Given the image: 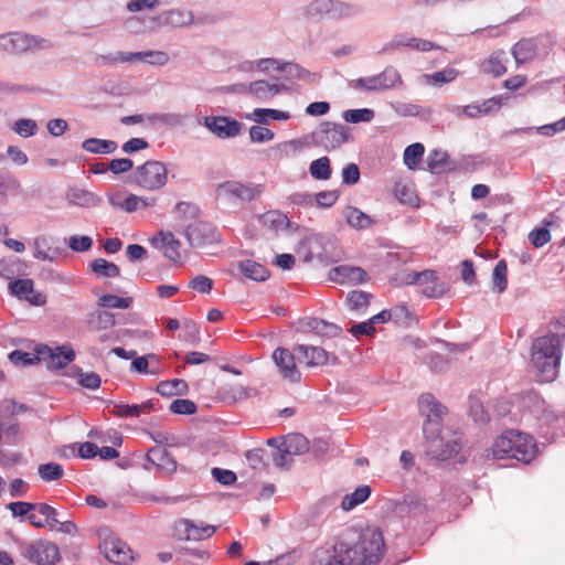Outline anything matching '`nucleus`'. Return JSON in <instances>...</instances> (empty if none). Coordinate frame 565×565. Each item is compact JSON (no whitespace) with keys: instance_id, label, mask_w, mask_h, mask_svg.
<instances>
[{"instance_id":"obj_6","label":"nucleus","mask_w":565,"mask_h":565,"mask_svg":"<svg viewBox=\"0 0 565 565\" xmlns=\"http://www.w3.org/2000/svg\"><path fill=\"white\" fill-rule=\"evenodd\" d=\"M262 193V185L243 183L237 180H227L216 185L215 196L217 200L228 203L249 202Z\"/></svg>"},{"instance_id":"obj_28","label":"nucleus","mask_w":565,"mask_h":565,"mask_svg":"<svg viewBox=\"0 0 565 565\" xmlns=\"http://www.w3.org/2000/svg\"><path fill=\"white\" fill-rule=\"evenodd\" d=\"M306 244L309 245V252L306 253L307 258H318L320 260H324L328 257V244H331V241L321 235V234H311L306 236Z\"/></svg>"},{"instance_id":"obj_19","label":"nucleus","mask_w":565,"mask_h":565,"mask_svg":"<svg viewBox=\"0 0 565 565\" xmlns=\"http://www.w3.org/2000/svg\"><path fill=\"white\" fill-rule=\"evenodd\" d=\"M294 352L298 354L299 361L303 360L309 367L324 365L329 360V353L320 347L298 344Z\"/></svg>"},{"instance_id":"obj_21","label":"nucleus","mask_w":565,"mask_h":565,"mask_svg":"<svg viewBox=\"0 0 565 565\" xmlns=\"http://www.w3.org/2000/svg\"><path fill=\"white\" fill-rule=\"evenodd\" d=\"M1 45L12 53H22L41 46L36 38L23 33H12L1 38Z\"/></svg>"},{"instance_id":"obj_17","label":"nucleus","mask_w":565,"mask_h":565,"mask_svg":"<svg viewBox=\"0 0 565 565\" xmlns=\"http://www.w3.org/2000/svg\"><path fill=\"white\" fill-rule=\"evenodd\" d=\"M147 461L163 475H172L177 471L178 463L168 450L161 446H156L147 451Z\"/></svg>"},{"instance_id":"obj_11","label":"nucleus","mask_w":565,"mask_h":565,"mask_svg":"<svg viewBox=\"0 0 565 565\" xmlns=\"http://www.w3.org/2000/svg\"><path fill=\"white\" fill-rule=\"evenodd\" d=\"M26 555L38 565H54L60 558V551L52 542L38 541L28 546Z\"/></svg>"},{"instance_id":"obj_51","label":"nucleus","mask_w":565,"mask_h":565,"mask_svg":"<svg viewBox=\"0 0 565 565\" xmlns=\"http://www.w3.org/2000/svg\"><path fill=\"white\" fill-rule=\"evenodd\" d=\"M374 116V110L370 108L348 109L343 113V119L352 124L370 122Z\"/></svg>"},{"instance_id":"obj_52","label":"nucleus","mask_w":565,"mask_h":565,"mask_svg":"<svg viewBox=\"0 0 565 565\" xmlns=\"http://www.w3.org/2000/svg\"><path fill=\"white\" fill-rule=\"evenodd\" d=\"M507 273V263L504 260H499L493 269L492 284L493 289L500 294L503 292L508 286Z\"/></svg>"},{"instance_id":"obj_22","label":"nucleus","mask_w":565,"mask_h":565,"mask_svg":"<svg viewBox=\"0 0 565 565\" xmlns=\"http://www.w3.org/2000/svg\"><path fill=\"white\" fill-rule=\"evenodd\" d=\"M419 280L418 286L422 288V292L429 298H438L443 296L447 286L438 280L437 273L431 269L420 271V276H417Z\"/></svg>"},{"instance_id":"obj_33","label":"nucleus","mask_w":565,"mask_h":565,"mask_svg":"<svg viewBox=\"0 0 565 565\" xmlns=\"http://www.w3.org/2000/svg\"><path fill=\"white\" fill-rule=\"evenodd\" d=\"M505 62L507 57L504 52H494L484 60L480 66L483 73L499 77L507 72Z\"/></svg>"},{"instance_id":"obj_13","label":"nucleus","mask_w":565,"mask_h":565,"mask_svg":"<svg viewBox=\"0 0 565 565\" xmlns=\"http://www.w3.org/2000/svg\"><path fill=\"white\" fill-rule=\"evenodd\" d=\"M541 434L547 439L565 435V414H556L552 409H544L539 417Z\"/></svg>"},{"instance_id":"obj_60","label":"nucleus","mask_w":565,"mask_h":565,"mask_svg":"<svg viewBox=\"0 0 565 565\" xmlns=\"http://www.w3.org/2000/svg\"><path fill=\"white\" fill-rule=\"evenodd\" d=\"M369 294L361 290H353L348 295L347 301L352 310L365 308L369 305Z\"/></svg>"},{"instance_id":"obj_45","label":"nucleus","mask_w":565,"mask_h":565,"mask_svg":"<svg viewBox=\"0 0 565 565\" xmlns=\"http://www.w3.org/2000/svg\"><path fill=\"white\" fill-rule=\"evenodd\" d=\"M309 172L316 180H329L332 174L330 159L328 157H321L313 160L309 166Z\"/></svg>"},{"instance_id":"obj_9","label":"nucleus","mask_w":565,"mask_h":565,"mask_svg":"<svg viewBox=\"0 0 565 565\" xmlns=\"http://www.w3.org/2000/svg\"><path fill=\"white\" fill-rule=\"evenodd\" d=\"M184 234L189 244L195 248L212 245L220 238L216 228L211 223L201 221L191 223Z\"/></svg>"},{"instance_id":"obj_31","label":"nucleus","mask_w":565,"mask_h":565,"mask_svg":"<svg viewBox=\"0 0 565 565\" xmlns=\"http://www.w3.org/2000/svg\"><path fill=\"white\" fill-rule=\"evenodd\" d=\"M180 524L184 527L186 539L189 540L200 541L209 539L215 532V526L213 525H203V523L198 524L188 519L182 520Z\"/></svg>"},{"instance_id":"obj_30","label":"nucleus","mask_w":565,"mask_h":565,"mask_svg":"<svg viewBox=\"0 0 565 565\" xmlns=\"http://www.w3.org/2000/svg\"><path fill=\"white\" fill-rule=\"evenodd\" d=\"M67 200L71 204L82 207H95L102 202V199L95 193L77 188L68 191Z\"/></svg>"},{"instance_id":"obj_58","label":"nucleus","mask_w":565,"mask_h":565,"mask_svg":"<svg viewBox=\"0 0 565 565\" xmlns=\"http://www.w3.org/2000/svg\"><path fill=\"white\" fill-rule=\"evenodd\" d=\"M89 323L94 324L97 329H107L115 324V317L110 312L97 310L92 315Z\"/></svg>"},{"instance_id":"obj_46","label":"nucleus","mask_w":565,"mask_h":565,"mask_svg":"<svg viewBox=\"0 0 565 565\" xmlns=\"http://www.w3.org/2000/svg\"><path fill=\"white\" fill-rule=\"evenodd\" d=\"M134 299L131 297H118L115 295H103L98 298L97 305L102 308L128 309Z\"/></svg>"},{"instance_id":"obj_2","label":"nucleus","mask_w":565,"mask_h":565,"mask_svg":"<svg viewBox=\"0 0 565 565\" xmlns=\"http://www.w3.org/2000/svg\"><path fill=\"white\" fill-rule=\"evenodd\" d=\"M418 407L420 414L426 417L423 430L427 440V452L438 460L455 457L461 449L459 439L445 440L440 436L441 418L446 414V407L429 393L420 395Z\"/></svg>"},{"instance_id":"obj_10","label":"nucleus","mask_w":565,"mask_h":565,"mask_svg":"<svg viewBox=\"0 0 565 565\" xmlns=\"http://www.w3.org/2000/svg\"><path fill=\"white\" fill-rule=\"evenodd\" d=\"M273 360L284 380L290 383H299L301 381V373L296 365L295 352L286 348H277L273 353Z\"/></svg>"},{"instance_id":"obj_23","label":"nucleus","mask_w":565,"mask_h":565,"mask_svg":"<svg viewBox=\"0 0 565 565\" xmlns=\"http://www.w3.org/2000/svg\"><path fill=\"white\" fill-rule=\"evenodd\" d=\"M56 513V510L46 503H34V508L29 514V522L35 527L53 529L58 523L55 518Z\"/></svg>"},{"instance_id":"obj_12","label":"nucleus","mask_w":565,"mask_h":565,"mask_svg":"<svg viewBox=\"0 0 565 565\" xmlns=\"http://www.w3.org/2000/svg\"><path fill=\"white\" fill-rule=\"evenodd\" d=\"M205 127L220 138H232L239 135L242 122L223 116H207L204 118Z\"/></svg>"},{"instance_id":"obj_1","label":"nucleus","mask_w":565,"mask_h":565,"mask_svg":"<svg viewBox=\"0 0 565 565\" xmlns=\"http://www.w3.org/2000/svg\"><path fill=\"white\" fill-rule=\"evenodd\" d=\"M384 539L377 529H367L358 541H337L332 550H317L311 565H376L383 556Z\"/></svg>"},{"instance_id":"obj_63","label":"nucleus","mask_w":565,"mask_h":565,"mask_svg":"<svg viewBox=\"0 0 565 565\" xmlns=\"http://www.w3.org/2000/svg\"><path fill=\"white\" fill-rule=\"evenodd\" d=\"M274 132L265 127L252 126L249 128V138L253 142H266L273 140Z\"/></svg>"},{"instance_id":"obj_7","label":"nucleus","mask_w":565,"mask_h":565,"mask_svg":"<svg viewBox=\"0 0 565 565\" xmlns=\"http://www.w3.org/2000/svg\"><path fill=\"white\" fill-rule=\"evenodd\" d=\"M167 179L168 170L166 166L156 160L146 161L134 172L135 183L148 191L161 189L167 183Z\"/></svg>"},{"instance_id":"obj_38","label":"nucleus","mask_w":565,"mask_h":565,"mask_svg":"<svg viewBox=\"0 0 565 565\" xmlns=\"http://www.w3.org/2000/svg\"><path fill=\"white\" fill-rule=\"evenodd\" d=\"M512 54L518 63H526L536 56V45L533 40H521L513 46Z\"/></svg>"},{"instance_id":"obj_48","label":"nucleus","mask_w":565,"mask_h":565,"mask_svg":"<svg viewBox=\"0 0 565 565\" xmlns=\"http://www.w3.org/2000/svg\"><path fill=\"white\" fill-rule=\"evenodd\" d=\"M39 475L45 482L60 480L64 476V469L60 463L49 462L39 466Z\"/></svg>"},{"instance_id":"obj_59","label":"nucleus","mask_w":565,"mask_h":565,"mask_svg":"<svg viewBox=\"0 0 565 565\" xmlns=\"http://www.w3.org/2000/svg\"><path fill=\"white\" fill-rule=\"evenodd\" d=\"M13 130L21 137L28 138L36 134L38 125L32 119L22 118L14 122Z\"/></svg>"},{"instance_id":"obj_54","label":"nucleus","mask_w":565,"mask_h":565,"mask_svg":"<svg viewBox=\"0 0 565 565\" xmlns=\"http://www.w3.org/2000/svg\"><path fill=\"white\" fill-rule=\"evenodd\" d=\"M33 256L39 260L53 262L54 256L50 254L49 239L45 236H38L33 242Z\"/></svg>"},{"instance_id":"obj_20","label":"nucleus","mask_w":565,"mask_h":565,"mask_svg":"<svg viewBox=\"0 0 565 565\" xmlns=\"http://www.w3.org/2000/svg\"><path fill=\"white\" fill-rule=\"evenodd\" d=\"M154 21L159 25H169L172 28H184L194 23L192 11L185 9H170L159 14Z\"/></svg>"},{"instance_id":"obj_29","label":"nucleus","mask_w":565,"mask_h":565,"mask_svg":"<svg viewBox=\"0 0 565 565\" xmlns=\"http://www.w3.org/2000/svg\"><path fill=\"white\" fill-rule=\"evenodd\" d=\"M310 146L309 137H302L298 139H292L288 141L280 142L275 146L274 150L276 151L279 159L289 158L296 156L301 152L303 149Z\"/></svg>"},{"instance_id":"obj_15","label":"nucleus","mask_w":565,"mask_h":565,"mask_svg":"<svg viewBox=\"0 0 565 565\" xmlns=\"http://www.w3.org/2000/svg\"><path fill=\"white\" fill-rule=\"evenodd\" d=\"M168 53L163 51H143V52H118L113 62L127 63L132 61H142L150 65L163 66L169 62Z\"/></svg>"},{"instance_id":"obj_39","label":"nucleus","mask_w":565,"mask_h":565,"mask_svg":"<svg viewBox=\"0 0 565 565\" xmlns=\"http://www.w3.org/2000/svg\"><path fill=\"white\" fill-rule=\"evenodd\" d=\"M257 67L263 72L268 71L270 67L278 71H287L289 74H296L300 78L307 73V71L300 68L298 65L285 64L282 66L276 58H262L257 62Z\"/></svg>"},{"instance_id":"obj_56","label":"nucleus","mask_w":565,"mask_h":565,"mask_svg":"<svg viewBox=\"0 0 565 565\" xmlns=\"http://www.w3.org/2000/svg\"><path fill=\"white\" fill-rule=\"evenodd\" d=\"M156 199L141 198L135 194H128L125 204V212L132 213L139 209L153 206Z\"/></svg>"},{"instance_id":"obj_42","label":"nucleus","mask_w":565,"mask_h":565,"mask_svg":"<svg viewBox=\"0 0 565 565\" xmlns=\"http://www.w3.org/2000/svg\"><path fill=\"white\" fill-rule=\"evenodd\" d=\"M82 148L92 153H111L117 149V143L111 140L89 138L83 141Z\"/></svg>"},{"instance_id":"obj_43","label":"nucleus","mask_w":565,"mask_h":565,"mask_svg":"<svg viewBox=\"0 0 565 565\" xmlns=\"http://www.w3.org/2000/svg\"><path fill=\"white\" fill-rule=\"evenodd\" d=\"M50 352L51 362L56 367H64L72 362L75 358L74 350L68 345L56 347L55 349H47Z\"/></svg>"},{"instance_id":"obj_50","label":"nucleus","mask_w":565,"mask_h":565,"mask_svg":"<svg viewBox=\"0 0 565 565\" xmlns=\"http://www.w3.org/2000/svg\"><path fill=\"white\" fill-rule=\"evenodd\" d=\"M147 119L154 125L175 127L183 122L184 117L180 114L158 113L148 115Z\"/></svg>"},{"instance_id":"obj_57","label":"nucleus","mask_w":565,"mask_h":565,"mask_svg":"<svg viewBox=\"0 0 565 565\" xmlns=\"http://www.w3.org/2000/svg\"><path fill=\"white\" fill-rule=\"evenodd\" d=\"M447 153L443 151L434 150L429 153L428 157V170L431 173H440L445 170L447 166Z\"/></svg>"},{"instance_id":"obj_37","label":"nucleus","mask_w":565,"mask_h":565,"mask_svg":"<svg viewBox=\"0 0 565 565\" xmlns=\"http://www.w3.org/2000/svg\"><path fill=\"white\" fill-rule=\"evenodd\" d=\"M370 486L363 484L358 487L352 493L345 494L341 502V508L344 511H351L359 504L365 502L371 495Z\"/></svg>"},{"instance_id":"obj_34","label":"nucleus","mask_w":565,"mask_h":565,"mask_svg":"<svg viewBox=\"0 0 565 565\" xmlns=\"http://www.w3.org/2000/svg\"><path fill=\"white\" fill-rule=\"evenodd\" d=\"M343 215L348 224L356 230H365L373 225L372 217L354 206H347Z\"/></svg>"},{"instance_id":"obj_64","label":"nucleus","mask_w":565,"mask_h":565,"mask_svg":"<svg viewBox=\"0 0 565 565\" xmlns=\"http://www.w3.org/2000/svg\"><path fill=\"white\" fill-rule=\"evenodd\" d=\"M458 76V71L455 68H445L436 72L431 75H427V78L435 84H446L455 81Z\"/></svg>"},{"instance_id":"obj_5","label":"nucleus","mask_w":565,"mask_h":565,"mask_svg":"<svg viewBox=\"0 0 565 565\" xmlns=\"http://www.w3.org/2000/svg\"><path fill=\"white\" fill-rule=\"evenodd\" d=\"M97 536L99 548L109 562L128 565L134 561V554L129 545L118 539L108 527H99Z\"/></svg>"},{"instance_id":"obj_53","label":"nucleus","mask_w":565,"mask_h":565,"mask_svg":"<svg viewBox=\"0 0 565 565\" xmlns=\"http://www.w3.org/2000/svg\"><path fill=\"white\" fill-rule=\"evenodd\" d=\"M381 85V89L394 88L397 84L402 83L399 73L393 68L387 67L381 74L376 75Z\"/></svg>"},{"instance_id":"obj_55","label":"nucleus","mask_w":565,"mask_h":565,"mask_svg":"<svg viewBox=\"0 0 565 565\" xmlns=\"http://www.w3.org/2000/svg\"><path fill=\"white\" fill-rule=\"evenodd\" d=\"M332 0H315L306 8V14L310 18H320L331 13Z\"/></svg>"},{"instance_id":"obj_24","label":"nucleus","mask_w":565,"mask_h":565,"mask_svg":"<svg viewBox=\"0 0 565 565\" xmlns=\"http://www.w3.org/2000/svg\"><path fill=\"white\" fill-rule=\"evenodd\" d=\"M10 290L12 295L20 299L28 300L34 306H41L45 303V296L41 292L34 291L33 281L31 279H18L11 282Z\"/></svg>"},{"instance_id":"obj_25","label":"nucleus","mask_w":565,"mask_h":565,"mask_svg":"<svg viewBox=\"0 0 565 565\" xmlns=\"http://www.w3.org/2000/svg\"><path fill=\"white\" fill-rule=\"evenodd\" d=\"M154 409V403L151 399H148L141 404H124V403H114L109 413L116 417H139L142 414H149Z\"/></svg>"},{"instance_id":"obj_16","label":"nucleus","mask_w":565,"mask_h":565,"mask_svg":"<svg viewBox=\"0 0 565 565\" xmlns=\"http://www.w3.org/2000/svg\"><path fill=\"white\" fill-rule=\"evenodd\" d=\"M329 278L331 281L341 285H359L366 281L367 274L361 267L341 265L330 270Z\"/></svg>"},{"instance_id":"obj_61","label":"nucleus","mask_w":565,"mask_h":565,"mask_svg":"<svg viewBox=\"0 0 565 565\" xmlns=\"http://www.w3.org/2000/svg\"><path fill=\"white\" fill-rule=\"evenodd\" d=\"M170 411L174 414L192 415L196 412V405L190 399H174Z\"/></svg>"},{"instance_id":"obj_4","label":"nucleus","mask_w":565,"mask_h":565,"mask_svg":"<svg viewBox=\"0 0 565 565\" xmlns=\"http://www.w3.org/2000/svg\"><path fill=\"white\" fill-rule=\"evenodd\" d=\"M491 452L494 459H515L529 463L537 454V445L530 435L511 429L494 440Z\"/></svg>"},{"instance_id":"obj_27","label":"nucleus","mask_w":565,"mask_h":565,"mask_svg":"<svg viewBox=\"0 0 565 565\" xmlns=\"http://www.w3.org/2000/svg\"><path fill=\"white\" fill-rule=\"evenodd\" d=\"M130 370L139 374L158 375L161 372L159 359L157 354H147L135 356L131 362Z\"/></svg>"},{"instance_id":"obj_26","label":"nucleus","mask_w":565,"mask_h":565,"mask_svg":"<svg viewBox=\"0 0 565 565\" xmlns=\"http://www.w3.org/2000/svg\"><path fill=\"white\" fill-rule=\"evenodd\" d=\"M259 223L273 233H278L290 226V221L286 214L271 210L258 216Z\"/></svg>"},{"instance_id":"obj_8","label":"nucleus","mask_w":565,"mask_h":565,"mask_svg":"<svg viewBox=\"0 0 565 565\" xmlns=\"http://www.w3.org/2000/svg\"><path fill=\"white\" fill-rule=\"evenodd\" d=\"M312 139L326 149H335L349 140L348 128L341 124L324 121L312 134Z\"/></svg>"},{"instance_id":"obj_49","label":"nucleus","mask_w":565,"mask_h":565,"mask_svg":"<svg viewBox=\"0 0 565 565\" xmlns=\"http://www.w3.org/2000/svg\"><path fill=\"white\" fill-rule=\"evenodd\" d=\"M360 12V9L356 6L341 2L338 0H332V8L330 18L332 19H345L351 18Z\"/></svg>"},{"instance_id":"obj_3","label":"nucleus","mask_w":565,"mask_h":565,"mask_svg":"<svg viewBox=\"0 0 565 565\" xmlns=\"http://www.w3.org/2000/svg\"><path fill=\"white\" fill-rule=\"evenodd\" d=\"M562 341L555 333L539 337L532 344L531 364L540 382H552L558 375Z\"/></svg>"},{"instance_id":"obj_47","label":"nucleus","mask_w":565,"mask_h":565,"mask_svg":"<svg viewBox=\"0 0 565 565\" xmlns=\"http://www.w3.org/2000/svg\"><path fill=\"white\" fill-rule=\"evenodd\" d=\"M424 152H425V148L419 142L408 146L405 149L404 156H403L405 166L411 170H415L417 168L418 163L420 162V160L424 156Z\"/></svg>"},{"instance_id":"obj_40","label":"nucleus","mask_w":565,"mask_h":565,"mask_svg":"<svg viewBox=\"0 0 565 565\" xmlns=\"http://www.w3.org/2000/svg\"><path fill=\"white\" fill-rule=\"evenodd\" d=\"M246 118L254 119L258 124H267L268 119L288 120L290 118V114L278 109L256 108L253 115L247 116Z\"/></svg>"},{"instance_id":"obj_36","label":"nucleus","mask_w":565,"mask_h":565,"mask_svg":"<svg viewBox=\"0 0 565 565\" xmlns=\"http://www.w3.org/2000/svg\"><path fill=\"white\" fill-rule=\"evenodd\" d=\"M238 268L245 277L256 281H264L269 276V273L264 265L250 259L239 262Z\"/></svg>"},{"instance_id":"obj_35","label":"nucleus","mask_w":565,"mask_h":565,"mask_svg":"<svg viewBox=\"0 0 565 565\" xmlns=\"http://www.w3.org/2000/svg\"><path fill=\"white\" fill-rule=\"evenodd\" d=\"M280 444L284 446V451L292 456L305 454L309 449V441L301 434L287 435Z\"/></svg>"},{"instance_id":"obj_32","label":"nucleus","mask_w":565,"mask_h":565,"mask_svg":"<svg viewBox=\"0 0 565 565\" xmlns=\"http://www.w3.org/2000/svg\"><path fill=\"white\" fill-rule=\"evenodd\" d=\"M282 89L278 84H269L266 81H256L248 85L247 92L260 100L273 98Z\"/></svg>"},{"instance_id":"obj_44","label":"nucleus","mask_w":565,"mask_h":565,"mask_svg":"<svg viewBox=\"0 0 565 565\" xmlns=\"http://www.w3.org/2000/svg\"><path fill=\"white\" fill-rule=\"evenodd\" d=\"M89 267L93 273L103 277L113 278L118 277L120 275L119 267L116 264L108 262L104 258L94 259L89 264Z\"/></svg>"},{"instance_id":"obj_14","label":"nucleus","mask_w":565,"mask_h":565,"mask_svg":"<svg viewBox=\"0 0 565 565\" xmlns=\"http://www.w3.org/2000/svg\"><path fill=\"white\" fill-rule=\"evenodd\" d=\"M150 243L169 260L177 263L181 259V243L172 233L161 231L150 239Z\"/></svg>"},{"instance_id":"obj_18","label":"nucleus","mask_w":565,"mask_h":565,"mask_svg":"<svg viewBox=\"0 0 565 565\" xmlns=\"http://www.w3.org/2000/svg\"><path fill=\"white\" fill-rule=\"evenodd\" d=\"M401 47H411L416 51L427 52L434 49V44L427 40L408 36L407 34H397L383 46L382 53H387Z\"/></svg>"},{"instance_id":"obj_62","label":"nucleus","mask_w":565,"mask_h":565,"mask_svg":"<svg viewBox=\"0 0 565 565\" xmlns=\"http://www.w3.org/2000/svg\"><path fill=\"white\" fill-rule=\"evenodd\" d=\"M300 552L296 548L270 559L266 565H294L300 559Z\"/></svg>"},{"instance_id":"obj_41","label":"nucleus","mask_w":565,"mask_h":565,"mask_svg":"<svg viewBox=\"0 0 565 565\" xmlns=\"http://www.w3.org/2000/svg\"><path fill=\"white\" fill-rule=\"evenodd\" d=\"M188 391V384L184 380L173 379L170 381H161L157 385V392L162 396L183 395Z\"/></svg>"}]
</instances>
